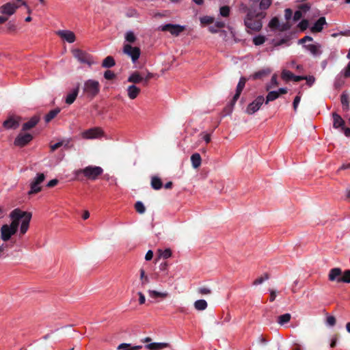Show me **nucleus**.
<instances>
[{
	"mask_svg": "<svg viewBox=\"0 0 350 350\" xmlns=\"http://www.w3.org/2000/svg\"><path fill=\"white\" fill-rule=\"evenodd\" d=\"M60 112V109L59 108L54 109L51 110L46 116H45V122H49L52 120Z\"/></svg>",
	"mask_w": 350,
	"mask_h": 350,
	"instance_id": "31",
	"label": "nucleus"
},
{
	"mask_svg": "<svg viewBox=\"0 0 350 350\" xmlns=\"http://www.w3.org/2000/svg\"><path fill=\"white\" fill-rule=\"evenodd\" d=\"M193 306L196 310L202 311L207 308L208 304L204 299H198L194 302Z\"/></svg>",
	"mask_w": 350,
	"mask_h": 350,
	"instance_id": "26",
	"label": "nucleus"
},
{
	"mask_svg": "<svg viewBox=\"0 0 350 350\" xmlns=\"http://www.w3.org/2000/svg\"><path fill=\"white\" fill-rule=\"evenodd\" d=\"M72 55L81 64H87L89 66L95 64L91 55L79 49L72 50Z\"/></svg>",
	"mask_w": 350,
	"mask_h": 350,
	"instance_id": "7",
	"label": "nucleus"
},
{
	"mask_svg": "<svg viewBox=\"0 0 350 350\" xmlns=\"http://www.w3.org/2000/svg\"><path fill=\"white\" fill-rule=\"evenodd\" d=\"M27 7L23 0H12L0 6V13L8 17L12 16L21 6Z\"/></svg>",
	"mask_w": 350,
	"mask_h": 350,
	"instance_id": "5",
	"label": "nucleus"
},
{
	"mask_svg": "<svg viewBox=\"0 0 350 350\" xmlns=\"http://www.w3.org/2000/svg\"><path fill=\"white\" fill-rule=\"evenodd\" d=\"M304 77V79L306 81V83L309 86H312L314 84L315 78L313 76H305Z\"/></svg>",
	"mask_w": 350,
	"mask_h": 350,
	"instance_id": "50",
	"label": "nucleus"
},
{
	"mask_svg": "<svg viewBox=\"0 0 350 350\" xmlns=\"http://www.w3.org/2000/svg\"><path fill=\"white\" fill-rule=\"evenodd\" d=\"M278 85V82L277 75H273L271 77L270 83L266 85V90L267 91H269V90L274 88Z\"/></svg>",
	"mask_w": 350,
	"mask_h": 350,
	"instance_id": "33",
	"label": "nucleus"
},
{
	"mask_svg": "<svg viewBox=\"0 0 350 350\" xmlns=\"http://www.w3.org/2000/svg\"><path fill=\"white\" fill-rule=\"evenodd\" d=\"M269 25L271 28H276L278 27L279 25V20L276 18V17H274L273 18L269 23Z\"/></svg>",
	"mask_w": 350,
	"mask_h": 350,
	"instance_id": "48",
	"label": "nucleus"
},
{
	"mask_svg": "<svg viewBox=\"0 0 350 350\" xmlns=\"http://www.w3.org/2000/svg\"><path fill=\"white\" fill-rule=\"evenodd\" d=\"M158 252L160 256L165 259H167L172 256V252L170 249H165L164 250H159Z\"/></svg>",
	"mask_w": 350,
	"mask_h": 350,
	"instance_id": "43",
	"label": "nucleus"
},
{
	"mask_svg": "<svg viewBox=\"0 0 350 350\" xmlns=\"http://www.w3.org/2000/svg\"><path fill=\"white\" fill-rule=\"evenodd\" d=\"M269 279V275L267 273H265L263 276H261L257 279H256L254 282H253V284L254 285H258V284H262L264 281L267 280Z\"/></svg>",
	"mask_w": 350,
	"mask_h": 350,
	"instance_id": "44",
	"label": "nucleus"
},
{
	"mask_svg": "<svg viewBox=\"0 0 350 350\" xmlns=\"http://www.w3.org/2000/svg\"><path fill=\"white\" fill-rule=\"evenodd\" d=\"M313 38L309 36H306L303 38L299 40L298 43L299 44H304L307 41H312Z\"/></svg>",
	"mask_w": 350,
	"mask_h": 350,
	"instance_id": "60",
	"label": "nucleus"
},
{
	"mask_svg": "<svg viewBox=\"0 0 350 350\" xmlns=\"http://www.w3.org/2000/svg\"><path fill=\"white\" fill-rule=\"evenodd\" d=\"M247 79L245 77H241L239 79V81L237 84V88H236V93L234 95L232 100H231V105L234 106L236 103L237 100L239 98L245 85L246 83Z\"/></svg>",
	"mask_w": 350,
	"mask_h": 350,
	"instance_id": "14",
	"label": "nucleus"
},
{
	"mask_svg": "<svg viewBox=\"0 0 350 350\" xmlns=\"http://www.w3.org/2000/svg\"><path fill=\"white\" fill-rule=\"evenodd\" d=\"M326 24L325 18L322 16L320 17L316 23L314 24V25L310 28V31L312 33H317L321 32L323 29V26Z\"/></svg>",
	"mask_w": 350,
	"mask_h": 350,
	"instance_id": "18",
	"label": "nucleus"
},
{
	"mask_svg": "<svg viewBox=\"0 0 350 350\" xmlns=\"http://www.w3.org/2000/svg\"><path fill=\"white\" fill-rule=\"evenodd\" d=\"M341 73L346 78H348L350 77V62L348 63L347 66L343 69V70L341 72Z\"/></svg>",
	"mask_w": 350,
	"mask_h": 350,
	"instance_id": "49",
	"label": "nucleus"
},
{
	"mask_svg": "<svg viewBox=\"0 0 350 350\" xmlns=\"http://www.w3.org/2000/svg\"><path fill=\"white\" fill-rule=\"evenodd\" d=\"M304 47L313 56H320L322 53L321 45L319 43L305 44Z\"/></svg>",
	"mask_w": 350,
	"mask_h": 350,
	"instance_id": "16",
	"label": "nucleus"
},
{
	"mask_svg": "<svg viewBox=\"0 0 350 350\" xmlns=\"http://www.w3.org/2000/svg\"><path fill=\"white\" fill-rule=\"evenodd\" d=\"M170 345L167 342H151L145 346L149 350H161L168 347Z\"/></svg>",
	"mask_w": 350,
	"mask_h": 350,
	"instance_id": "21",
	"label": "nucleus"
},
{
	"mask_svg": "<svg viewBox=\"0 0 350 350\" xmlns=\"http://www.w3.org/2000/svg\"><path fill=\"white\" fill-rule=\"evenodd\" d=\"M332 118H333V126L335 129L341 128L343 129V126H345V121L341 118L340 116H339L336 113H332Z\"/></svg>",
	"mask_w": 350,
	"mask_h": 350,
	"instance_id": "23",
	"label": "nucleus"
},
{
	"mask_svg": "<svg viewBox=\"0 0 350 350\" xmlns=\"http://www.w3.org/2000/svg\"><path fill=\"white\" fill-rule=\"evenodd\" d=\"M273 0H260L259 3V8L261 10H267L272 3Z\"/></svg>",
	"mask_w": 350,
	"mask_h": 350,
	"instance_id": "36",
	"label": "nucleus"
},
{
	"mask_svg": "<svg viewBox=\"0 0 350 350\" xmlns=\"http://www.w3.org/2000/svg\"><path fill=\"white\" fill-rule=\"evenodd\" d=\"M140 280L142 282V285L144 286L149 283V278L146 275L145 271L143 269H141L140 271Z\"/></svg>",
	"mask_w": 350,
	"mask_h": 350,
	"instance_id": "38",
	"label": "nucleus"
},
{
	"mask_svg": "<svg viewBox=\"0 0 350 350\" xmlns=\"http://www.w3.org/2000/svg\"><path fill=\"white\" fill-rule=\"evenodd\" d=\"M302 17V13L301 10H297L293 15V19L295 22L298 21Z\"/></svg>",
	"mask_w": 350,
	"mask_h": 350,
	"instance_id": "56",
	"label": "nucleus"
},
{
	"mask_svg": "<svg viewBox=\"0 0 350 350\" xmlns=\"http://www.w3.org/2000/svg\"><path fill=\"white\" fill-rule=\"evenodd\" d=\"M10 217L12 219L11 224L3 225L1 228V238L3 241L10 240L11 237L16 232L21 219L22 222L20 232L22 234L27 232L31 219V213L15 208L10 213Z\"/></svg>",
	"mask_w": 350,
	"mask_h": 350,
	"instance_id": "1",
	"label": "nucleus"
},
{
	"mask_svg": "<svg viewBox=\"0 0 350 350\" xmlns=\"http://www.w3.org/2000/svg\"><path fill=\"white\" fill-rule=\"evenodd\" d=\"M327 324L330 326H334L336 324V319L333 316H328L326 319Z\"/></svg>",
	"mask_w": 350,
	"mask_h": 350,
	"instance_id": "53",
	"label": "nucleus"
},
{
	"mask_svg": "<svg viewBox=\"0 0 350 350\" xmlns=\"http://www.w3.org/2000/svg\"><path fill=\"white\" fill-rule=\"evenodd\" d=\"M301 31L306 30L308 27V21L306 19L302 20L298 25Z\"/></svg>",
	"mask_w": 350,
	"mask_h": 350,
	"instance_id": "47",
	"label": "nucleus"
},
{
	"mask_svg": "<svg viewBox=\"0 0 350 350\" xmlns=\"http://www.w3.org/2000/svg\"><path fill=\"white\" fill-rule=\"evenodd\" d=\"M57 183H58L57 179H53L47 183V187H53L55 186Z\"/></svg>",
	"mask_w": 350,
	"mask_h": 350,
	"instance_id": "62",
	"label": "nucleus"
},
{
	"mask_svg": "<svg viewBox=\"0 0 350 350\" xmlns=\"http://www.w3.org/2000/svg\"><path fill=\"white\" fill-rule=\"evenodd\" d=\"M79 93V88L74 89L70 93H69L66 97V103L68 105L72 104L77 98Z\"/></svg>",
	"mask_w": 350,
	"mask_h": 350,
	"instance_id": "25",
	"label": "nucleus"
},
{
	"mask_svg": "<svg viewBox=\"0 0 350 350\" xmlns=\"http://www.w3.org/2000/svg\"><path fill=\"white\" fill-rule=\"evenodd\" d=\"M215 26L218 28V29H221V28H223L225 26V23L223 22V21H216L215 23H214Z\"/></svg>",
	"mask_w": 350,
	"mask_h": 350,
	"instance_id": "64",
	"label": "nucleus"
},
{
	"mask_svg": "<svg viewBox=\"0 0 350 350\" xmlns=\"http://www.w3.org/2000/svg\"><path fill=\"white\" fill-rule=\"evenodd\" d=\"M283 80L288 81L293 79L294 75L288 70H283L281 74Z\"/></svg>",
	"mask_w": 350,
	"mask_h": 350,
	"instance_id": "35",
	"label": "nucleus"
},
{
	"mask_svg": "<svg viewBox=\"0 0 350 350\" xmlns=\"http://www.w3.org/2000/svg\"><path fill=\"white\" fill-rule=\"evenodd\" d=\"M100 88V83L98 81L88 79L83 83V93L85 97L92 99L98 94Z\"/></svg>",
	"mask_w": 350,
	"mask_h": 350,
	"instance_id": "6",
	"label": "nucleus"
},
{
	"mask_svg": "<svg viewBox=\"0 0 350 350\" xmlns=\"http://www.w3.org/2000/svg\"><path fill=\"white\" fill-rule=\"evenodd\" d=\"M219 13L221 16L227 17L230 14V8L228 6H222L220 8Z\"/></svg>",
	"mask_w": 350,
	"mask_h": 350,
	"instance_id": "45",
	"label": "nucleus"
},
{
	"mask_svg": "<svg viewBox=\"0 0 350 350\" xmlns=\"http://www.w3.org/2000/svg\"><path fill=\"white\" fill-rule=\"evenodd\" d=\"M136 36L134 33L131 31H127L125 34V40L129 43H133L136 40Z\"/></svg>",
	"mask_w": 350,
	"mask_h": 350,
	"instance_id": "39",
	"label": "nucleus"
},
{
	"mask_svg": "<svg viewBox=\"0 0 350 350\" xmlns=\"http://www.w3.org/2000/svg\"><path fill=\"white\" fill-rule=\"evenodd\" d=\"M63 146V143H62V141L61 142H58L54 144H51L50 146V148H51V150L52 152H54L55 150H57V148L62 147Z\"/></svg>",
	"mask_w": 350,
	"mask_h": 350,
	"instance_id": "57",
	"label": "nucleus"
},
{
	"mask_svg": "<svg viewBox=\"0 0 350 350\" xmlns=\"http://www.w3.org/2000/svg\"><path fill=\"white\" fill-rule=\"evenodd\" d=\"M148 295L152 298H157L162 297L165 298L168 296V293L167 292L161 293L154 290H149Z\"/></svg>",
	"mask_w": 350,
	"mask_h": 350,
	"instance_id": "30",
	"label": "nucleus"
},
{
	"mask_svg": "<svg viewBox=\"0 0 350 350\" xmlns=\"http://www.w3.org/2000/svg\"><path fill=\"white\" fill-rule=\"evenodd\" d=\"M103 135V130L99 127H94L83 131L81 137L85 139H96Z\"/></svg>",
	"mask_w": 350,
	"mask_h": 350,
	"instance_id": "12",
	"label": "nucleus"
},
{
	"mask_svg": "<svg viewBox=\"0 0 350 350\" xmlns=\"http://www.w3.org/2000/svg\"><path fill=\"white\" fill-rule=\"evenodd\" d=\"M265 98L262 96H258L253 102L250 103L246 109L248 114H253L259 110L263 103Z\"/></svg>",
	"mask_w": 350,
	"mask_h": 350,
	"instance_id": "13",
	"label": "nucleus"
},
{
	"mask_svg": "<svg viewBox=\"0 0 350 350\" xmlns=\"http://www.w3.org/2000/svg\"><path fill=\"white\" fill-rule=\"evenodd\" d=\"M33 139V135L29 133L21 131L15 138L14 144L16 146L23 147Z\"/></svg>",
	"mask_w": 350,
	"mask_h": 350,
	"instance_id": "11",
	"label": "nucleus"
},
{
	"mask_svg": "<svg viewBox=\"0 0 350 350\" xmlns=\"http://www.w3.org/2000/svg\"><path fill=\"white\" fill-rule=\"evenodd\" d=\"M200 22L203 25H209L214 22V18L212 16H205L200 18Z\"/></svg>",
	"mask_w": 350,
	"mask_h": 350,
	"instance_id": "42",
	"label": "nucleus"
},
{
	"mask_svg": "<svg viewBox=\"0 0 350 350\" xmlns=\"http://www.w3.org/2000/svg\"><path fill=\"white\" fill-rule=\"evenodd\" d=\"M116 77L114 72L110 70H107L104 73V77L107 80H111Z\"/></svg>",
	"mask_w": 350,
	"mask_h": 350,
	"instance_id": "46",
	"label": "nucleus"
},
{
	"mask_svg": "<svg viewBox=\"0 0 350 350\" xmlns=\"http://www.w3.org/2000/svg\"><path fill=\"white\" fill-rule=\"evenodd\" d=\"M271 72V70L269 68H266L254 72L251 77L254 80L261 79L268 76Z\"/></svg>",
	"mask_w": 350,
	"mask_h": 350,
	"instance_id": "22",
	"label": "nucleus"
},
{
	"mask_svg": "<svg viewBox=\"0 0 350 350\" xmlns=\"http://www.w3.org/2000/svg\"><path fill=\"white\" fill-rule=\"evenodd\" d=\"M153 74L151 72H148L145 77H144V85H147L148 81L153 77Z\"/></svg>",
	"mask_w": 350,
	"mask_h": 350,
	"instance_id": "59",
	"label": "nucleus"
},
{
	"mask_svg": "<svg viewBox=\"0 0 350 350\" xmlns=\"http://www.w3.org/2000/svg\"><path fill=\"white\" fill-rule=\"evenodd\" d=\"M57 34L64 41L68 43H73L76 37L74 32L70 30H59L57 31Z\"/></svg>",
	"mask_w": 350,
	"mask_h": 350,
	"instance_id": "15",
	"label": "nucleus"
},
{
	"mask_svg": "<svg viewBox=\"0 0 350 350\" xmlns=\"http://www.w3.org/2000/svg\"><path fill=\"white\" fill-rule=\"evenodd\" d=\"M341 103H342L343 107H346L347 108H348L349 100H348V96H346L345 94H342L341 96Z\"/></svg>",
	"mask_w": 350,
	"mask_h": 350,
	"instance_id": "55",
	"label": "nucleus"
},
{
	"mask_svg": "<svg viewBox=\"0 0 350 350\" xmlns=\"http://www.w3.org/2000/svg\"><path fill=\"white\" fill-rule=\"evenodd\" d=\"M19 126V119L18 118L11 117L4 121L3 126L5 129H16Z\"/></svg>",
	"mask_w": 350,
	"mask_h": 350,
	"instance_id": "19",
	"label": "nucleus"
},
{
	"mask_svg": "<svg viewBox=\"0 0 350 350\" xmlns=\"http://www.w3.org/2000/svg\"><path fill=\"white\" fill-rule=\"evenodd\" d=\"M127 81L133 83H144V77L139 72H134L129 77Z\"/></svg>",
	"mask_w": 350,
	"mask_h": 350,
	"instance_id": "24",
	"label": "nucleus"
},
{
	"mask_svg": "<svg viewBox=\"0 0 350 350\" xmlns=\"http://www.w3.org/2000/svg\"><path fill=\"white\" fill-rule=\"evenodd\" d=\"M118 349H120V350H133L132 346H131L130 344H126V343L120 344L118 346Z\"/></svg>",
	"mask_w": 350,
	"mask_h": 350,
	"instance_id": "54",
	"label": "nucleus"
},
{
	"mask_svg": "<svg viewBox=\"0 0 350 350\" xmlns=\"http://www.w3.org/2000/svg\"><path fill=\"white\" fill-rule=\"evenodd\" d=\"M140 93V89L135 85H129L127 88V94L130 99H135Z\"/></svg>",
	"mask_w": 350,
	"mask_h": 350,
	"instance_id": "20",
	"label": "nucleus"
},
{
	"mask_svg": "<svg viewBox=\"0 0 350 350\" xmlns=\"http://www.w3.org/2000/svg\"><path fill=\"white\" fill-rule=\"evenodd\" d=\"M291 316L288 313L284 314L278 317V323L280 325H284L290 321Z\"/></svg>",
	"mask_w": 350,
	"mask_h": 350,
	"instance_id": "32",
	"label": "nucleus"
},
{
	"mask_svg": "<svg viewBox=\"0 0 350 350\" xmlns=\"http://www.w3.org/2000/svg\"><path fill=\"white\" fill-rule=\"evenodd\" d=\"M266 13L261 11L256 12L252 8L248 9L247 13L244 18V25L247 29V31L258 32L262 27V20L265 18Z\"/></svg>",
	"mask_w": 350,
	"mask_h": 350,
	"instance_id": "2",
	"label": "nucleus"
},
{
	"mask_svg": "<svg viewBox=\"0 0 350 350\" xmlns=\"http://www.w3.org/2000/svg\"><path fill=\"white\" fill-rule=\"evenodd\" d=\"M198 293L201 295H206L211 294L212 291L208 287L202 286L198 288Z\"/></svg>",
	"mask_w": 350,
	"mask_h": 350,
	"instance_id": "41",
	"label": "nucleus"
},
{
	"mask_svg": "<svg viewBox=\"0 0 350 350\" xmlns=\"http://www.w3.org/2000/svg\"><path fill=\"white\" fill-rule=\"evenodd\" d=\"M39 121L40 118L38 116L31 117L29 120L23 124L22 131H26L35 127Z\"/></svg>",
	"mask_w": 350,
	"mask_h": 350,
	"instance_id": "17",
	"label": "nucleus"
},
{
	"mask_svg": "<svg viewBox=\"0 0 350 350\" xmlns=\"http://www.w3.org/2000/svg\"><path fill=\"white\" fill-rule=\"evenodd\" d=\"M123 53L130 57L133 63L139 59L141 51L139 47L132 46L130 44H125L123 46Z\"/></svg>",
	"mask_w": 350,
	"mask_h": 350,
	"instance_id": "10",
	"label": "nucleus"
},
{
	"mask_svg": "<svg viewBox=\"0 0 350 350\" xmlns=\"http://www.w3.org/2000/svg\"><path fill=\"white\" fill-rule=\"evenodd\" d=\"M45 179V176L43 173L37 174L36 176L30 183V189L28 191L29 195L38 193L42 189L41 184Z\"/></svg>",
	"mask_w": 350,
	"mask_h": 350,
	"instance_id": "8",
	"label": "nucleus"
},
{
	"mask_svg": "<svg viewBox=\"0 0 350 350\" xmlns=\"http://www.w3.org/2000/svg\"><path fill=\"white\" fill-rule=\"evenodd\" d=\"M135 208L136 211L140 214H143L145 213L146 208H145L144 204L140 201H138L135 203Z\"/></svg>",
	"mask_w": 350,
	"mask_h": 350,
	"instance_id": "40",
	"label": "nucleus"
},
{
	"mask_svg": "<svg viewBox=\"0 0 350 350\" xmlns=\"http://www.w3.org/2000/svg\"><path fill=\"white\" fill-rule=\"evenodd\" d=\"M153 257V252L151 250H148L145 256L146 260H150Z\"/></svg>",
	"mask_w": 350,
	"mask_h": 350,
	"instance_id": "63",
	"label": "nucleus"
},
{
	"mask_svg": "<svg viewBox=\"0 0 350 350\" xmlns=\"http://www.w3.org/2000/svg\"><path fill=\"white\" fill-rule=\"evenodd\" d=\"M293 15V11L290 8H286L284 10V17L286 21H288L291 18Z\"/></svg>",
	"mask_w": 350,
	"mask_h": 350,
	"instance_id": "51",
	"label": "nucleus"
},
{
	"mask_svg": "<svg viewBox=\"0 0 350 350\" xmlns=\"http://www.w3.org/2000/svg\"><path fill=\"white\" fill-rule=\"evenodd\" d=\"M191 161L192 166L194 168H198L200 166L202 163L201 156L199 153H194L191 157Z\"/></svg>",
	"mask_w": 350,
	"mask_h": 350,
	"instance_id": "27",
	"label": "nucleus"
},
{
	"mask_svg": "<svg viewBox=\"0 0 350 350\" xmlns=\"http://www.w3.org/2000/svg\"><path fill=\"white\" fill-rule=\"evenodd\" d=\"M161 180L157 176H153L151 179V187L155 189L159 190L162 187Z\"/></svg>",
	"mask_w": 350,
	"mask_h": 350,
	"instance_id": "29",
	"label": "nucleus"
},
{
	"mask_svg": "<svg viewBox=\"0 0 350 350\" xmlns=\"http://www.w3.org/2000/svg\"><path fill=\"white\" fill-rule=\"evenodd\" d=\"M265 40H266L265 36L259 35V36H255L253 38V43L256 46H259V45L264 44Z\"/></svg>",
	"mask_w": 350,
	"mask_h": 350,
	"instance_id": "37",
	"label": "nucleus"
},
{
	"mask_svg": "<svg viewBox=\"0 0 350 350\" xmlns=\"http://www.w3.org/2000/svg\"><path fill=\"white\" fill-rule=\"evenodd\" d=\"M279 97L276 91H271L266 96L265 103L267 104L271 101H273Z\"/></svg>",
	"mask_w": 350,
	"mask_h": 350,
	"instance_id": "34",
	"label": "nucleus"
},
{
	"mask_svg": "<svg viewBox=\"0 0 350 350\" xmlns=\"http://www.w3.org/2000/svg\"><path fill=\"white\" fill-rule=\"evenodd\" d=\"M138 295H139V304H144L145 303V301H146L145 296L141 292L138 293Z\"/></svg>",
	"mask_w": 350,
	"mask_h": 350,
	"instance_id": "61",
	"label": "nucleus"
},
{
	"mask_svg": "<svg viewBox=\"0 0 350 350\" xmlns=\"http://www.w3.org/2000/svg\"><path fill=\"white\" fill-rule=\"evenodd\" d=\"M328 280L330 282L350 283V270L344 271L339 267L331 269L328 273Z\"/></svg>",
	"mask_w": 350,
	"mask_h": 350,
	"instance_id": "4",
	"label": "nucleus"
},
{
	"mask_svg": "<svg viewBox=\"0 0 350 350\" xmlns=\"http://www.w3.org/2000/svg\"><path fill=\"white\" fill-rule=\"evenodd\" d=\"M71 139H64L62 141V143H63V146L64 148L69 149L72 147V144H70Z\"/></svg>",
	"mask_w": 350,
	"mask_h": 350,
	"instance_id": "52",
	"label": "nucleus"
},
{
	"mask_svg": "<svg viewBox=\"0 0 350 350\" xmlns=\"http://www.w3.org/2000/svg\"><path fill=\"white\" fill-rule=\"evenodd\" d=\"M301 100V96H296L293 100V109L295 111H297V107L299 105V103Z\"/></svg>",
	"mask_w": 350,
	"mask_h": 350,
	"instance_id": "58",
	"label": "nucleus"
},
{
	"mask_svg": "<svg viewBox=\"0 0 350 350\" xmlns=\"http://www.w3.org/2000/svg\"><path fill=\"white\" fill-rule=\"evenodd\" d=\"M103 173V169L100 166L88 165L75 171V174L79 177L83 176L90 180H95Z\"/></svg>",
	"mask_w": 350,
	"mask_h": 350,
	"instance_id": "3",
	"label": "nucleus"
},
{
	"mask_svg": "<svg viewBox=\"0 0 350 350\" xmlns=\"http://www.w3.org/2000/svg\"><path fill=\"white\" fill-rule=\"evenodd\" d=\"M116 64L115 60L113 57L111 56H107L106 58L104 59L102 63V66L103 68H111L114 66Z\"/></svg>",
	"mask_w": 350,
	"mask_h": 350,
	"instance_id": "28",
	"label": "nucleus"
},
{
	"mask_svg": "<svg viewBox=\"0 0 350 350\" xmlns=\"http://www.w3.org/2000/svg\"><path fill=\"white\" fill-rule=\"evenodd\" d=\"M161 31H169L174 36H178L183 31L185 30V26L178 24H165L161 25L158 28Z\"/></svg>",
	"mask_w": 350,
	"mask_h": 350,
	"instance_id": "9",
	"label": "nucleus"
}]
</instances>
